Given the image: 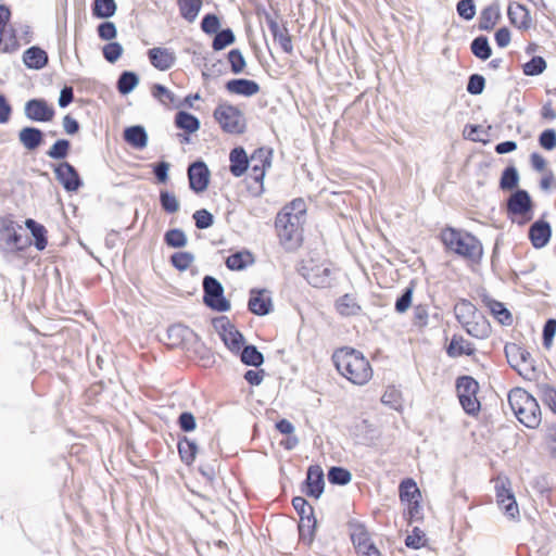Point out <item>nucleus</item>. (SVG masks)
I'll list each match as a JSON object with an SVG mask.
<instances>
[{
	"instance_id": "nucleus-1",
	"label": "nucleus",
	"mask_w": 556,
	"mask_h": 556,
	"mask_svg": "<svg viewBox=\"0 0 556 556\" xmlns=\"http://www.w3.org/2000/svg\"><path fill=\"white\" fill-rule=\"evenodd\" d=\"M332 362L339 374L353 384L363 386L372 377L369 362L355 349H338L332 355Z\"/></svg>"
},
{
	"instance_id": "nucleus-2",
	"label": "nucleus",
	"mask_w": 556,
	"mask_h": 556,
	"mask_svg": "<svg viewBox=\"0 0 556 556\" xmlns=\"http://www.w3.org/2000/svg\"><path fill=\"white\" fill-rule=\"evenodd\" d=\"M441 239L445 248L472 262H479L483 255L480 240L473 235L452 227L442 230Z\"/></svg>"
},
{
	"instance_id": "nucleus-3",
	"label": "nucleus",
	"mask_w": 556,
	"mask_h": 556,
	"mask_svg": "<svg viewBox=\"0 0 556 556\" xmlns=\"http://www.w3.org/2000/svg\"><path fill=\"white\" fill-rule=\"evenodd\" d=\"M508 403L517 419L527 428L535 429L542 421L536 399L525 389L515 388L508 393Z\"/></svg>"
},
{
	"instance_id": "nucleus-4",
	"label": "nucleus",
	"mask_w": 556,
	"mask_h": 556,
	"mask_svg": "<svg viewBox=\"0 0 556 556\" xmlns=\"http://www.w3.org/2000/svg\"><path fill=\"white\" fill-rule=\"evenodd\" d=\"M300 224L301 220L294 214H291L289 210H282L278 213L275 227L280 243L286 250H294L300 245L302 240Z\"/></svg>"
},
{
	"instance_id": "nucleus-5",
	"label": "nucleus",
	"mask_w": 556,
	"mask_h": 556,
	"mask_svg": "<svg viewBox=\"0 0 556 556\" xmlns=\"http://www.w3.org/2000/svg\"><path fill=\"white\" fill-rule=\"evenodd\" d=\"M456 391L459 403L466 414L475 416L480 412L481 404L477 399L479 383L471 376H460L456 379Z\"/></svg>"
},
{
	"instance_id": "nucleus-6",
	"label": "nucleus",
	"mask_w": 556,
	"mask_h": 556,
	"mask_svg": "<svg viewBox=\"0 0 556 556\" xmlns=\"http://www.w3.org/2000/svg\"><path fill=\"white\" fill-rule=\"evenodd\" d=\"M533 201L529 192L525 189L517 188L506 200L507 216L515 222V217H521L518 222L523 225L532 219Z\"/></svg>"
},
{
	"instance_id": "nucleus-7",
	"label": "nucleus",
	"mask_w": 556,
	"mask_h": 556,
	"mask_svg": "<svg viewBox=\"0 0 556 556\" xmlns=\"http://www.w3.org/2000/svg\"><path fill=\"white\" fill-rule=\"evenodd\" d=\"M214 117L227 134L240 135L245 131L247 124L243 113L235 105L219 104L214 110Z\"/></svg>"
},
{
	"instance_id": "nucleus-8",
	"label": "nucleus",
	"mask_w": 556,
	"mask_h": 556,
	"mask_svg": "<svg viewBox=\"0 0 556 556\" xmlns=\"http://www.w3.org/2000/svg\"><path fill=\"white\" fill-rule=\"evenodd\" d=\"M203 302L213 311L224 313L230 309V302L224 295V287L215 277L206 275L202 281Z\"/></svg>"
},
{
	"instance_id": "nucleus-9",
	"label": "nucleus",
	"mask_w": 556,
	"mask_h": 556,
	"mask_svg": "<svg viewBox=\"0 0 556 556\" xmlns=\"http://www.w3.org/2000/svg\"><path fill=\"white\" fill-rule=\"evenodd\" d=\"M212 323L225 345L232 353L238 354L244 343L243 334L229 321L228 317L226 316L216 317Z\"/></svg>"
},
{
	"instance_id": "nucleus-10",
	"label": "nucleus",
	"mask_w": 556,
	"mask_h": 556,
	"mask_svg": "<svg viewBox=\"0 0 556 556\" xmlns=\"http://www.w3.org/2000/svg\"><path fill=\"white\" fill-rule=\"evenodd\" d=\"M24 114L29 121L49 123L54 118L55 110L47 100L34 98L25 103Z\"/></svg>"
},
{
	"instance_id": "nucleus-11",
	"label": "nucleus",
	"mask_w": 556,
	"mask_h": 556,
	"mask_svg": "<svg viewBox=\"0 0 556 556\" xmlns=\"http://www.w3.org/2000/svg\"><path fill=\"white\" fill-rule=\"evenodd\" d=\"M187 174L189 187L192 191L201 193L207 189L211 173L204 161L197 160L189 164Z\"/></svg>"
},
{
	"instance_id": "nucleus-12",
	"label": "nucleus",
	"mask_w": 556,
	"mask_h": 556,
	"mask_svg": "<svg viewBox=\"0 0 556 556\" xmlns=\"http://www.w3.org/2000/svg\"><path fill=\"white\" fill-rule=\"evenodd\" d=\"M22 227L16 225L9 218L0 219V241H3L8 250H23L27 245V241L17 232Z\"/></svg>"
},
{
	"instance_id": "nucleus-13",
	"label": "nucleus",
	"mask_w": 556,
	"mask_h": 556,
	"mask_svg": "<svg viewBox=\"0 0 556 556\" xmlns=\"http://www.w3.org/2000/svg\"><path fill=\"white\" fill-rule=\"evenodd\" d=\"M332 273L325 264H305L302 266V276L314 288H327L331 285Z\"/></svg>"
},
{
	"instance_id": "nucleus-14",
	"label": "nucleus",
	"mask_w": 556,
	"mask_h": 556,
	"mask_svg": "<svg viewBox=\"0 0 556 556\" xmlns=\"http://www.w3.org/2000/svg\"><path fill=\"white\" fill-rule=\"evenodd\" d=\"M271 151L264 148L256 149L250 156L249 175L251 179L261 185L263 188V180L267 167H270Z\"/></svg>"
},
{
	"instance_id": "nucleus-15",
	"label": "nucleus",
	"mask_w": 556,
	"mask_h": 556,
	"mask_svg": "<svg viewBox=\"0 0 556 556\" xmlns=\"http://www.w3.org/2000/svg\"><path fill=\"white\" fill-rule=\"evenodd\" d=\"M56 180L68 191H77L83 186V180L77 169L68 162H62L54 166Z\"/></svg>"
},
{
	"instance_id": "nucleus-16",
	"label": "nucleus",
	"mask_w": 556,
	"mask_h": 556,
	"mask_svg": "<svg viewBox=\"0 0 556 556\" xmlns=\"http://www.w3.org/2000/svg\"><path fill=\"white\" fill-rule=\"evenodd\" d=\"M304 492L307 496L319 498L325 490V475L319 465H311L306 471V479L303 482Z\"/></svg>"
},
{
	"instance_id": "nucleus-17",
	"label": "nucleus",
	"mask_w": 556,
	"mask_h": 556,
	"mask_svg": "<svg viewBox=\"0 0 556 556\" xmlns=\"http://www.w3.org/2000/svg\"><path fill=\"white\" fill-rule=\"evenodd\" d=\"M248 308L257 316L268 315L273 311L270 292L266 289H252L250 291Z\"/></svg>"
},
{
	"instance_id": "nucleus-18",
	"label": "nucleus",
	"mask_w": 556,
	"mask_h": 556,
	"mask_svg": "<svg viewBox=\"0 0 556 556\" xmlns=\"http://www.w3.org/2000/svg\"><path fill=\"white\" fill-rule=\"evenodd\" d=\"M265 21L274 40L277 41L287 54L293 52L292 37L289 35L288 29L285 25H279L276 17L266 13Z\"/></svg>"
},
{
	"instance_id": "nucleus-19",
	"label": "nucleus",
	"mask_w": 556,
	"mask_h": 556,
	"mask_svg": "<svg viewBox=\"0 0 556 556\" xmlns=\"http://www.w3.org/2000/svg\"><path fill=\"white\" fill-rule=\"evenodd\" d=\"M351 540L361 556H381L375 544L370 542L364 526L358 525L353 529Z\"/></svg>"
},
{
	"instance_id": "nucleus-20",
	"label": "nucleus",
	"mask_w": 556,
	"mask_h": 556,
	"mask_svg": "<svg viewBox=\"0 0 556 556\" xmlns=\"http://www.w3.org/2000/svg\"><path fill=\"white\" fill-rule=\"evenodd\" d=\"M552 237V227L548 222L540 218L529 228V239L535 249H542L547 245Z\"/></svg>"
},
{
	"instance_id": "nucleus-21",
	"label": "nucleus",
	"mask_w": 556,
	"mask_h": 556,
	"mask_svg": "<svg viewBox=\"0 0 556 556\" xmlns=\"http://www.w3.org/2000/svg\"><path fill=\"white\" fill-rule=\"evenodd\" d=\"M150 63L159 71H167L174 66L176 55L167 48L156 47L148 50Z\"/></svg>"
},
{
	"instance_id": "nucleus-22",
	"label": "nucleus",
	"mask_w": 556,
	"mask_h": 556,
	"mask_svg": "<svg viewBox=\"0 0 556 556\" xmlns=\"http://www.w3.org/2000/svg\"><path fill=\"white\" fill-rule=\"evenodd\" d=\"M496 502L497 504H503L508 502L506 505V516L509 519H516L519 516V507L516 502L515 495L509 486H506L505 482L496 483Z\"/></svg>"
},
{
	"instance_id": "nucleus-23",
	"label": "nucleus",
	"mask_w": 556,
	"mask_h": 556,
	"mask_svg": "<svg viewBox=\"0 0 556 556\" xmlns=\"http://www.w3.org/2000/svg\"><path fill=\"white\" fill-rule=\"evenodd\" d=\"M225 88L232 94L252 97L260 91V85L255 80L247 78H233L226 83Z\"/></svg>"
},
{
	"instance_id": "nucleus-24",
	"label": "nucleus",
	"mask_w": 556,
	"mask_h": 556,
	"mask_svg": "<svg viewBox=\"0 0 556 556\" xmlns=\"http://www.w3.org/2000/svg\"><path fill=\"white\" fill-rule=\"evenodd\" d=\"M18 140L26 150L34 151L43 143L45 134L37 127L26 126L18 131Z\"/></svg>"
},
{
	"instance_id": "nucleus-25",
	"label": "nucleus",
	"mask_w": 556,
	"mask_h": 556,
	"mask_svg": "<svg viewBox=\"0 0 556 556\" xmlns=\"http://www.w3.org/2000/svg\"><path fill=\"white\" fill-rule=\"evenodd\" d=\"M229 161V170L235 177H241L250 167V157L242 147H236L230 151Z\"/></svg>"
},
{
	"instance_id": "nucleus-26",
	"label": "nucleus",
	"mask_w": 556,
	"mask_h": 556,
	"mask_svg": "<svg viewBox=\"0 0 556 556\" xmlns=\"http://www.w3.org/2000/svg\"><path fill=\"white\" fill-rule=\"evenodd\" d=\"M48 53L38 46L26 49L23 53V62L26 67L41 70L48 64Z\"/></svg>"
},
{
	"instance_id": "nucleus-27",
	"label": "nucleus",
	"mask_w": 556,
	"mask_h": 556,
	"mask_svg": "<svg viewBox=\"0 0 556 556\" xmlns=\"http://www.w3.org/2000/svg\"><path fill=\"white\" fill-rule=\"evenodd\" d=\"M124 140L134 149L142 150L148 144V134L143 126L134 125L125 128Z\"/></svg>"
},
{
	"instance_id": "nucleus-28",
	"label": "nucleus",
	"mask_w": 556,
	"mask_h": 556,
	"mask_svg": "<svg viewBox=\"0 0 556 556\" xmlns=\"http://www.w3.org/2000/svg\"><path fill=\"white\" fill-rule=\"evenodd\" d=\"M476 349L471 342L462 336L454 334L446 348V353L450 357H459L463 355H473Z\"/></svg>"
},
{
	"instance_id": "nucleus-29",
	"label": "nucleus",
	"mask_w": 556,
	"mask_h": 556,
	"mask_svg": "<svg viewBox=\"0 0 556 556\" xmlns=\"http://www.w3.org/2000/svg\"><path fill=\"white\" fill-rule=\"evenodd\" d=\"M454 314L457 321L463 326L468 321L479 318L481 315L477 307L466 299H460L454 306Z\"/></svg>"
},
{
	"instance_id": "nucleus-30",
	"label": "nucleus",
	"mask_w": 556,
	"mask_h": 556,
	"mask_svg": "<svg viewBox=\"0 0 556 556\" xmlns=\"http://www.w3.org/2000/svg\"><path fill=\"white\" fill-rule=\"evenodd\" d=\"M500 17V5L497 3H491L480 12L478 23L479 29L486 31L492 30L497 24Z\"/></svg>"
},
{
	"instance_id": "nucleus-31",
	"label": "nucleus",
	"mask_w": 556,
	"mask_h": 556,
	"mask_svg": "<svg viewBox=\"0 0 556 556\" xmlns=\"http://www.w3.org/2000/svg\"><path fill=\"white\" fill-rule=\"evenodd\" d=\"M175 126L185 130L187 134H193L200 129V119L186 111H178L175 115Z\"/></svg>"
},
{
	"instance_id": "nucleus-32",
	"label": "nucleus",
	"mask_w": 556,
	"mask_h": 556,
	"mask_svg": "<svg viewBox=\"0 0 556 556\" xmlns=\"http://www.w3.org/2000/svg\"><path fill=\"white\" fill-rule=\"evenodd\" d=\"M505 354L509 365L520 371L521 364L527 365L531 355L528 351L517 346L516 344H507L505 346Z\"/></svg>"
},
{
	"instance_id": "nucleus-33",
	"label": "nucleus",
	"mask_w": 556,
	"mask_h": 556,
	"mask_svg": "<svg viewBox=\"0 0 556 556\" xmlns=\"http://www.w3.org/2000/svg\"><path fill=\"white\" fill-rule=\"evenodd\" d=\"M400 500L404 504H409L414 500H420L421 493L417 483L412 478H406L399 485Z\"/></svg>"
},
{
	"instance_id": "nucleus-34",
	"label": "nucleus",
	"mask_w": 556,
	"mask_h": 556,
	"mask_svg": "<svg viewBox=\"0 0 556 556\" xmlns=\"http://www.w3.org/2000/svg\"><path fill=\"white\" fill-rule=\"evenodd\" d=\"M225 263L230 270H243L254 263V257L249 251H239L230 254Z\"/></svg>"
},
{
	"instance_id": "nucleus-35",
	"label": "nucleus",
	"mask_w": 556,
	"mask_h": 556,
	"mask_svg": "<svg viewBox=\"0 0 556 556\" xmlns=\"http://www.w3.org/2000/svg\"><path fill=\"white\" fill-rule=\"evenodd\" d=\"M484 302L490 308L491 314L500 324L504 326H510L513 324V316L502 302L489 298H486Z\"/></svg>"
},
{
	"instance_id": "nucleus-36",
	"label": "nucleus",
	"mask_w": 556,
	"mask_h": 556,
	"mask_svg": "<svg viewBox=\"0 0 556 556\" xmlns=\"http://www.w3.org/2000/svg\"><path fill=\"white\" fill-rule=\"evenodd\" d=\"M520 177L515 165L506 166L501 175L498 187L503 191H514L517 189Z\"/></svg>"
},
{
	"instance_id": "nucleus-37",
	"label": "nucleus",
	"mask_w": 556,
	"mask_h": 556,
	"mask_svg": "<svg viewBox=\"0 0 556 556\" xmlns=\"http://www.w3.org/2000/svg\"><path fill=\"white\" fill-rule=\"evenodd\" d=\"M25 226L35 239V248L39 251L45 250L48 244L47 230L45 226L31 218L26 219Z\"/></svg>"
},
{
	"instance_id": "nucleus-38",
	"label": "nucleus",
	"mask_w": 556,
	"mask_h": 556,
	"mask_svg": "<svg viewBox=\"0 0 556 556\" xmlns=\"http://www.w3.org/2000/svg\"><path fill=\"white\" fill-rule=\"evenodd\" d=\"M463 328L469 336L477 339L486 338L491 331L488 320L482 315H480L479 318H475L473 320L468 321V324L463 325Z\"/></svg>"
},
{
	"instance_id": "nucleus-39",
	"label": "nucleus",
	"mask_w": 556,
	"mask_h": 556,
	"mask_svg": "<svg viewBox=\"0 0 556 556\" xmlns=\"http://www.w3.org/2000/svg\"><path fill=\"white\" fill-rule=\"evenodd\" d=\"M317 528V520L314 515L306 516L299 521V534L300 539L307 545H311L315 538V531Z\"/></svg>"
},
{
	"instance_id": "nucleus-40",
	"label": "nucleus",
	"mask_w": 556,
	"mask_h": 556,
	"mask_svg": "<svg viewBox=\"0 0 556 556\" xmlns=\"http://www.w3.org/2000/svg\"><path fill=\"white\" fill-rule=\"evenodd\" d=\"M336 308L342 316H355L361 312V306L357 304L356 299L352 294H344L336 302Z\"/></svg>"
},
{
	"instance_id": "nucleus-41",
	"label": "nucleus",
	"mask_w": 556,
	"mask_h": 556,
	"mask_svg": "<svg viewBox=\"0 0 556 556\" xmlns=\"http://www.w3.org/2000/svg\"><path fill=\"white\" fill-rule=\"evenodd\" d=\"M177 447L181 462L186 465H191L198 453L197 443L187 437H182L179 439Z\"/></svg>"
},
{
	"instance_id": "nucleus-42",
	"label": "nucleus",
	"mask_w": 556,
	"mask_h": 556,
	"mask_svg": "<svg viewBox=\"0 0 556 556\" xmlns=\"http://www.w3.org/2000/svg\"><path fill=\"white\" fill-rule=\"evenodd\" d=\"M139 84V76L132 71H124L118 76L116 88L123 96L130 93Z\"/></svg>"
},
{
	"instance_id": "nucleus-43",
	"label": "nucleus",
	"mask_w": 556,
	"mask_h": 556,
	"mask_svg": "<svg viewBox=\"0 0 556 556\" xmlns=\"http://www.w3.org/2000/svg\"><path fill=\"white\" fill-rule=\"evenodd\" d=\"M241 362L247 366L260 367L264 363V355L253 344L245 345L238 353Z\"/></svg>"
},
{
	"instance_id": "nucleus-44",
	"label": "nucleus",
	"mask_w": 556,
	"mask_h": 556,
	"mask_svg": "<svg viewBox=\"0 0 556 556\" xmlns=\"http://www.w3.org/2000/svg\"><path fill=\"white\" fill-rule=\"evenodd\" d=\"M180 15L192 23L199 15L202 8V0H177Z\"/></svg>"
},
{
	"instance_id": "nucleus-45",
	"label": "nucleus",
	"mask_w": 556,
	"mask_h": 556,
	"mask_svg": "<svg viewBox=\"0 0 556 556\" xmlns=\"http://www.w3.org/2000/svg\"><path fill=\"white\" fill-rule=\"evenodd\" d=\"M116 10L115 0H93L92 15L97 18H110L115 15Z\"/></svg>"
},
{
	"instance_id": "nucleus-46",
	"label": "nucleus",
	"mask_w": 556,
	"mask_h": 556,
	"mask_svg": "<svg viewBox=\"0 0 556 556\" xmlns=\"http://www.w3.org/2000/svg\"><path fill=\"white\" fill-rule=\"evenodd\" d=\"M470 50L476 58L482 61L490 59L492 55V49L489 43V39L484 35H480L471 41Z\"/></svg>"
},
{
	"instance_id": "nucleus-47",
	"label": "nucleus",
	"mask_w": 556,
	"mask_h": 556,
	"mask_svg": "<svg viewBox=\"0 0 556 556\" xmlns=\"http://www.w3.org/2000/svg\"><path fill=\"white\" fill-rule=\"evenodd\" d=\"M164 242L168 248L181 249L187 245L188 238L182 229L173 228L164 233Z\"/></svg>"
},
{
	"instance_id": "nucleus-48",
	"label": "nucleus",
	"mask_w": 556,
	"mask_h": 556,
	"mask_svg": "<svg viewBox=\"0 0 556 556\" xmlns=\"http://www.w3.org/2000/svg\"><path fill=\"white\" fill-rule=\"evenodd\" d=\"M327 478L333 485H346L352 480V473L346 468L332 466L328 470Z\"/></svg>"
},
{
	"instance_id": "nucleus-49",
	"label": "nucleus",
	"mask_w": 556,
	"mask_h": 556,
	"mask_svg": "<svg viewBox=\"0 0 556 556\" xmlns=\"http://www.w3.org/2000/svg\"><path fill=\"white\" fill-rule=\"evenodd\" d=\"M215 37L212 42L214 51H220L226 47L232 45L236 40V36L230 28H224L214 34Z\"/></svg>"
},
{
	"instance_id": "nucleus-50",
	"label": "nucleus",
	"mask_w": 556,
	"mask_h": 556,
	"mask_svg": "<svg viewBox=\"0 0 556 556\" xmlns=\"http://www.w3.org/2000/svg\"><path fill=\"white\" fill-rule=\"evenodd\" d=\"M536 389L542 402L556 414V389L547 383L539 384Z\"/></svg>"
},
{
	"instance_id": "nucleus-51",
	"label": "nucleus",
	"mask_w": 556,
	"mask_h": 556,
	"mask_svg": "<svg viewBox=\"0 0 556 556\" xmlns=\"http://www.w3.org/2000/svg\"><path fill=\"white\" fill-rule=\"evenodd\" d=\"M71 151V142L67 139H58L46 152L52 160H64Z\"/></svg>"
},
{
	"instance_id": "nucleus-52",
	"label": "nucleus",
	"mask_w": 556,
	"mask_h": 556,
	"mask_svg": "<svg viewBox=\"0 0 556 556\" xmlns=\"http://www.w3.org/2000/svg\"><path fill=\"white\" fill-rule=\"evenodd\" d=\"M195 256L191 252H175L170 256V264L179 271L187 270L194 262Z\"/></svg>"
},
{
	"instance_id": "nucleus-53",
	"label": "nucleus",
	"mask_w": 556,
	"mask_h": 556,
	"mask_svg": "<svg viewBox=\"0 0 556 556\" xmlns=\"http://www.w3.org/2000/svg\"><path fill=\"white\" fill-rule=\"evenodd\" d=\"M160 204L162 210L167 214H174L180 208V203L176 195L167 190H161Z\"/></svg>"
},
{
	"instance_id": "nucleus-54",
	"label": "nucleus",
	"mask_w": 556,
	"mask_h": 556,
	"mask_svg": "<svg viewBox=\"0 0 556 556\" xmlns=\"http://www.w3.org/2000/svg\"><path fill=\"white\" fill-rule=\"evenodd\" d=\"M546 68V61L540 55L532 56L530 61L522 65V72L526 76H536Z\"/></svg>"
},
{
	"instance_id": "nucleus-55",
	"label": "nucleus",
	"mask_w": 556,
	"mask_h": 556,
	"mask_svg": "<svg viewBox=\"0 0 556 556\" xmlns=\"http://www.w3.org/2000/svg\"><path fill=\"white\" fill-rule=\"evenodd\" d=\"M152 96L164 105L173 104L177 106L176 96L161 84L153 85Z\"/></svg>"
},
{
	"instance_id": "nucleus-56",
	"label": "nucleus",
	"mask_w": 556,
	"mask_h": 556,
	"mask_svg": "<svg viewBox=\"0 0 556 556\" xmlns=\"http://www.w3.org/2000/svg\"><path fill=\"white\" fill-rule=\"evenodd\" d=\"M413 293L414 285L410 283L402 291L401 295L395 301L394 308L397 313L403 314L409 308L412 304Z\"/></svg>"
},
{
	"instance_id": "nucleus-57",
	"label": "nucleus",
	"mask_w": 556,
	"mask_h": 556,
	"mask_svg": "<svg viewBox=\"0 0 556 556\" xmlns=\"http://www.w3.org/2000/svg\"><path fill=\"white\" fill-rule=\"evenodd\" d=\"M124 48L117 41H111L102 48L104 59L112 64H114L122 56Z\"/></svg>"
},
{
	"instance_id": "nucleus-58",
	"label": "nucleus",
	"mask_w": 556,
	"mask_h": 556,
	"mask_svg": "<svg viewBox=\"0 0 556 556\" xmlns=\"http://www.w3.org/2000/svg\"><path fill=\"white\" fill-rule=\"evenodd\" d=\"M228 61L233 74L242 73L247 65L245 59L239 49H232L228 52Z\"/></svg>"
},
{
	"instance_id": "nucleus-59",
	"label": "nucleus",
	"mask_w": 556,
	"mask_h": 556,
	"mask_svg": "<svg viewBox=\"0 0 556 556\" xmlns=\"http://www.w3.org/2000/svg\"><path fill=\"white\" fill-rule=\"evenodd\" d=\"M193 219L198 229H207L214 224V216L205 208L198 210L193 213Z\"/></svg>"
},
{
	"instance_id": "nucleus-60",
	"label": "nucleus",
	"mask_w": 556,
	"mask_h": 556,
	"mask_svg": "<svg viewBox=\"0 0 556 556\" xmlns=\"http://www.w3.org/2000/svg\"><path fill=\"white\" fill-rule=\"evenodd\" d=\"M220 21L214 13H207L201 21V29L207 35H213L219 30Z\"/></svg>"
},
{
	"instance_id": "nucleus-61",
	"label": "nucleus",
	"mask_w": 556,
	"mask_h": 556,
	"mask_svg": "<svg viewBox=\"0 0 556 556\" xmlns=\"http://www.w3.org/2000/svg\"><path fill=\"white\" fill-rule=\"evenodd\" d=\"M457 14L465 21H470L476 15V4L473 0H459L456 4Z\"/></svg>"
},
{
	"instance_id": "nucleus-62",
	"label": "nucleus",
	"mask_w": 556,
	"mask_h": 556,
	"mask_svg": "<svg viewBox=\"0 0 556 556\" xmlns=\"http://www.w3.org/2000/svg\"><path fill=\"white\" fill-rule=\"evenodd\" d=\"M485 87V79L480 74H471L467 83V92L472 96H479L483 92Z\"/></svg>"
},
{
	"instance_id": "nucleus-63",
	"label": "nucleus",
	"mask_w": 556,
	"mask_h": 556,
	"mask_svg": "<svg viewBox=\"0 0 556 556\" xmlns=\"http://www.w3.org/2000/svg\"><path fill=\"white\" fill-rule=\"evenodd\" d=\"M98 36L105 41H111L117 36V28L113 22L104 21L97 27Z\"/></svg>"
},
{
	"instance_id": "nucleus-64",
	"label": "nucleus",
	"mask_w": 556,
	"mask_h": 556,
	"mask_svg": "<svg viewBox=\"0 0 556 556\" xmlns=\"http://www.w3.org/2000/svg\"><path fill=\"white\" fill-rule=\"evenodd\" d=\"M539 144L545 150H553L556 148V130L547 128L539 136Z\"/></svg>"
}]
</instances>
